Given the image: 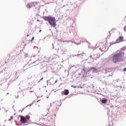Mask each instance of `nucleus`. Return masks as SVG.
I'll return each instance as SVG.
<instances>
[{"instance_id":"f257e3e1","label":"nucleus","mask_w":126,"mask_h":126,"mask_svg":"<svg viewBox=\"0 0 126 126\" xmlns=\"http://www.w3.org/2000/svg\"><path fill=\"white\" fill-rule=\"evenodd\" d=\"M125 58V53L124 52H121L115 54L112 58V62L114 63H120V62H123Z\"/></svg>"},{"instance_id":"f03ea898","label":"nucleus","mask_w":126,"mask_h":126,"mask_svg":"<svg viewBox=\"0 0 126 126\" xmlns=\"http://www.w3.org/2000/svg\"><path fill=\"white\" fill-rule=\"evenodd\" d=\"M44 20L47 21L48 23L52 26V27H56L57 26V21H56V18L51 15L47 16H43L42 17Z\"/></svg>"},{"instance_id":"7ed1b4c3","label":"nucleus","mask_w":126,"mask_h":126,"mask_svg":"<svg viewBox=\"0 0 126 126\" xmlns=\"http://www.w3.org/2000/svg\"><path fill=\"white\" fill-rule=\"evenodd\" d=\"M124 37L123 36H119L118 38L116 39L115 42H111V45H114V44H118V43H121V42H123Z\"/></svg>"},{"instance_id":"20e7f679","label":"nucleus","mask_w":126,"mask_h":126,"mask_svg":"<svg viewBox=\"0 0 126 126\" xmlns=\"http://www.w3.org/2000/svg\"><path fill=\"white\" fill-rule=\"evenodd\" d=\"M19 117H20V122L22 123V124H26L27 123V119L23 116L19 115Z\"/></svg>"},{"instance_id":"39448f33","label":"nucleus","mask_w":126,"mask_h":126,"mask_svg":"<svg viewBox=\"0 0 126 126\" xmlns=\"http://www.w3.org/2000/svg\"><path fill=\"white\" fill-rule=\"evenodd\" d=\"M83 70L84 71L85 73H88V72H91V68L88 67H84L83 68Z\"/></svg>"},{"instance_id":"423d86ee","label":"nucleus","mask_w":126,"mask_h":126,"mask_svg":"<svg viewBox=\"0 0 126 126\" xmlns=\"http://www.w3.org/2000/svg\"><path fill=\"white\" fill-rule=\"evenodd\" d=\"M35 4H36L35 2H31L30 3H28L27 5V8H31V7H33V6H35Z\"/></svg>"},{"instance_id":"0eeeda50","label":"nucleus","mask_w":126,"mask_h":126,"mask_svg":"<svg viewBox=\"0 0 126 126\" xmlns=\"http://www.w3.org/2000/svg\"><path fill=\"white\" fill-rule=\"evenodd\" d=\"M83 54H84V53H81V54H78L75 55H71V56H70V58H74V57H78V58H82L81 57H83Z\"/></svg>"},{"instance_id":"6e6552de","label":"nucleus","mask_w":126,"mask_h":126,"mask_svg":"<svg viewBox=\"0 0 126 126\" xmlns=\"http://www.w3.org/2000/svg\"><path fill=\"white\" fill-rule=\"evenodd\" d=\"M93 71V73H96V72H98V69L94 67H91V72Z\"/></svg>"},{"instance_id":"1a4fd4ad","label":"nucleus","mask_w":126,"mask_h":126,"mask_svg":"<svg viewBox=\"0 0 126 126\" xmlns=\"http://www.w3.org/2000/svg\"><path fill=\"white\" fill-rule=\"evenodd\" d=\"M63 92L64 95H68L69 93V91H68V90H64L63 92H62V95H63Z\"/></svg>"},{"instance_id":"9d476101","label":"nucleus","mask_w":126,"mask_h":126,"mask_svg":"<svg viewBox=\"0 0 126 126\" xmlns=\"http://www.w3.org/2000/svg\"><path fill=\"white\" fill-rule=\"evenodd\" d=\"M108 102V99L106 98H103L101 99V103L102 104H106L107 102Z\"/></svg>"},{"instance_id":"9b49d317","label":"nucleus","mask_w":126,"mask_h":126,"mask_svg":"<svg viewBox=\"0 0 126 126\" xmlns=\"http://www.w3.org/2000/svg\"><path fill=\"white\" fill-rule=\"evenodd\" d=\"M27 66H28V63H27L24 65V68H25L24 70H25L26 69H28V68H29V67Z\"/></svg>"},{"instance_id":"f8f14e48","label":"nucleus","mask_w":126,"mask_h":126,"mask_svg":"<svg viewBox=\"0 0 126 126\" xmlns=\"http://www.w3.org/2000/svg\"><path fill=\"white\" fill-rule=\"evenodd\" d=\"M39 62H40V60H36V61H34V62L33 63H37V64H38V63H39Z\"/></svg>"},{"instance_id":"ddd939ff","label":"nucleus","mask_w":126,"mask_h":126,"mask_svg":"<svg viewBox=\"0 0 126 126\" xmlns=\"http://www.w3.org/2000/svg\"><path fill=\"white\" fill-rule=\"evenodd\" d=\"M25 58H28V54H26L25 55Z\"/></svg>"},{"instance_id":"4468645a","label":"nucleus","mask_w":126,"mask_h":126,"mask_svg":"<svg viewBox=\"0 0 126 126\" xmlns=\"http://www.w3.org/2000/svg\"><path fill=\"white\" fill-rule=\"evenodd\" d=\"M91 61L92 63H93V62H94V59L93 58H91Z\"/></svg>"},{"instance_id":"2eb2a0df","label":"nucleus","mask_w":126,"mask_h":126,"mask_svg":"<svg viewBox=\"0 0 126 126\" xmlns=\"http://www.w3.org/2000/svg\"><path fill=\"white\" fill-rule=\"evenodd\" d=\"M33 105V103H32V104H30V105H27L26 107V108H27V107H29V106H30V107H31V105Z\"/></svg>"},{"instance_id":"dca6fc26","label":"nucleus","mask_w":126,"mask_h":126,"mask_svg":"<svg viewBox=\"0 0 126 126\" xmlns=\"http://www.w3.org/2000/svg\"><path fill=\"white\" fill-rule=\"evenodd\" d=\"M33 40H34V36H33V37L32 38V39H31V42H32V41H33Z\"/></svg>"},{"instance_id":"f3484780","label":"nucleus","mask_w":126,"mask_h":126,"mask_svg":"<svg viewBox=\"0 0 126 126\" xmlns=\"http://www.w3.org/2000/svg\"><path fill=\"white\" fill-rule=\"evenodd\" d=\"M71 87H73V88H76V86H74L73 85H72Z\"/></svg>"},{"instance_id":"a211bd4d","label":"nucleus","mask_w":126,"mask_h":126,"mask_svg":"<svg viewBox=\"0 0 126 126\" xmlns=\"http://www.w3.org/2000/svg\"><path fill=\"white\" fill-rule=\"evenodd\" d=\"M19 97V95H18L17 96L16 95H15L16 98H18Z\"/></svg>"},{"instance_id":"6ab92c4d","label":"nucleus","mask_w":126,"mask_h":126,"mask_svg":"<svg viewBox=\"0 0 126 126\" xmlns=\"http://www.w3.org/2000/svg\"><path fill=\"white\" fill-rule=\"evenodd\" d=\"M124 71H126V67L124 69Z\"/></svg>"},{"instance_id":"aec40b11","label":"nucleus","mask_w":126,"mask_h":126,"mask_svg":"<svg viewBox=\"0 0 126 126\" xmlns=\"http://www.w3.org/2000/svg\"><path fill=\"white\" fill-rule=\"evenodd\" d=\"M43 79H44L43 77H42L41 79H40V81H41V80H43Z\"/></svg>"},{"instance_id":"412c9836","label":"nucleus","mask_w":126,"mask_h":126,"mask_svg":"<svg viewBox=\"0 0 126 126\" xmlns=\"http://www.w3.org/2000/svg\"><path fill=\"white\" fill-rule=\"evenodd\" d=\"M13 119V116H11V119L12 120Z\"/></svg>"},{"instance_id":"4be33fe9","label":"nucleus","mask_w":126,"mask_h":126,"mask_svg":"<svg viewBox=\"0 0 126 126\" xmlns=\"http://www.w3.org/2000/svg\"><path fill=\"white\" fill-rule=\"evenodd\" d=\"M116 81H117V82H119V80H116Z\"/></svg>"},{"instance_id":"5701e85b","label":"nucleus","mask_w":126,"mask_h":126,"mask_svg":"<svg viewBox=\"0 0 126 126\" xmlns=\"http://www.w3.org/2000/svg\"><path fill=\"white\" fill-rule=\"evenodd\" d=\"M29 119H30V117H28V120H29Z\"/></svg>"},{"instance_id":"b1692460","label":"nucleus","mask_w":126,"mask_h":126,"mask_svg":"<svg viewBox=\"0 0 126 126\" xmlns=\"http://www.w3.org/2000/svg\"><path fill=\"white\" fill-rule=\"evenodd\" d=\"M52 45H53V49H54L55 48L54 47V44H52Z\"/></svg>"},{"instance_id":"393cba45","label":"nucleus","mask_w":126,"mask_h":126,"mask_svg":"<svg viewBox=\"0 0 126 126\" xmlns=\"http://www.w3.org/2000/svg\"><path fill=\"white\" fill-rule=\"evenodd\" d=\"M28 124H24L23 126H27Z\"/></svg>"},{"instance_id":"a878e982","label":"nucleus","mask_w":126,"mask_h":126,"mask_svg":"<svg viewBox=\"0 0 126 126\" xmlns=\"http://www.w3.org/2000/svg\"><path fill=\"white\" fill-rule=\"evenodd\" d=\"M90 57L91 58V59L92 58V56H90Z\"/></svg>"},{"instance_id":"bb28decb","label":"nucleus","mask_w":126,"mask_h":126,"mask_svg":"<svg viewBox=\"0 0 126 126\" xmlns=\"http://www.w3.org/2000/svg\"><path fill=\"white\" fill-rule=\"evenodd\" d=\"M57 82H58V81H56L55 82V83H57Z\"/></svg>"},{"instance_id":"cd10ccee","label":"nucleus","mask_w":126,"mask_h":126,"mask_svg":"<svg viewBox=\"0 0 126 126\" xmlns=\"http://www.w3.org/2000/svg\"><path fill=\"white\" fill-rule=\"evenodd\" d=\"M50 107H52V103H50Z\"/></svg>"},{"instance_id":"c85d7f7f","label":"nucleus","mask_w":126,"mask_h":126,"mask_svg":"<svg viewBox=\"0 0 126 126\" xmlns=\"http://www.w3.org/2000/svg\"><path fill=\"white\" fill-rule=\"evenodd\" d=\"M39 32H42V30H40L39 31Z\"/></svg>"},{"instance_id":"c756f323","label":"nucleus","mask_w":126,"mask_h":126,"mask_svg":"<svg viewBox=\"0 0 126 126\" xmlns=\"http://www.w3.org/2000/svg\"><path fill=\"white\" fill-rule=\"evenodd\" d=\"M23 111H24V108L23 109L22 112Z\"/></svg>"},{"instance_id":"7c9ffc66","label":"nucleus","mask_w":126,"mask_h":126,"mask_svg":"<svg viewBox=\"0 0 126 126\" xmlns=\"http://www.w3.org/2000/svg\"><path fill=\"white\" fill-rule=\"evenodd\" d=\"M48 114H49V113H47V114H46V115H45V116H48Z\"/></svg>"},{"instance_id":"2f4dec72","label":"nucleus","mask_w":126,"mask_h":126,"mask_svg":"<svg viewBox=\"0 0 126 126\" xmlns=\"http://www.w3.org/2000/svg\"><path fill=\"white\" fill-rule=\"evenodd\" d=\"M9 122H10V121H11V119H9Z\"/></svg>"},{"instance_id":"473e14b6","label":"nucleus","mask_w":126,"mask_h":126,"mask_svg":"<svg viewBox=\"0 0 126 126\" xmlns=\"http://www.w3.org/2000/svg\"><path fill=\"white\" fill-rule=\"evenodd\" d=\"M37 22H38V21H40V20H37Z\"/></svg>"},{"instance_id":"72a5a7b5","label":"nucleus","mask_w":126,"mask_h":126,"mask_svg":"<svg viewBox=\"0 0 126 126\" xmlns=\"http://www.w3.org/2000/svg\"><path fill=\"white\" fill-rule=\"evenodd\" d=\"M124 50H125V49H123V48H122V51H124Z\"/></svg>"},{"instance_id":"f704fd0d","label":"nucleus","mask_w":126,"mask_h":126,"mask_svg":"<svg viewBox=\"0 0 126 126\" xmlns=\"http://www.w3.org/2000/svg\"><path fill=\"white\" fill-rule=\"evenodd\" d=\"M80 88H83V87H80Z\"/></svg>"},{"instance_id":"c9c22d12","label":"nucleus","mask_w":126,"mask_h":126,"mask_svg":"<svg viewBox=\"0 0 126 126\" xmlns=\"http://www.w3.org/2000/svg\"><path fill=\"white\" fill-rule=\"evenodd\" d=\"M30 92L32 93V92H33V91H30Z\"/></svg>"},{"instance_id":"e433bc0d","label":"nucleus","mask_w":126,"mask_h":126,"mask_svg":"<svg viewBox=\"0 0 126 126\" xmlns=\"http://www.w3.org/2000/svg\"><path fill=\"white\" fill-rule=\"evenodd\" d=\"M22 124H21L20 125V126H22Z\"/></svg>"},{"instance_id":"4c0bfd02","label":"nucleus","mask_w":126,"mask_h":126,"mask_svg":"<svg viewBox=\"0 0 126 126\" xmlns=\"http://www.w3.org/2000/svg\"><path fill=\"white\" fill-rule=\"evenodd\" d=\"M14 116H15V113L14 114Z\"/></svg>"},{"instance_id":"58836bf2","label":"nucleus","mask_w":126,"mask_h":126,"mask_svg":"<svg viewBox=\"0 0 126 126\" xmlns=\"http://www.w3.org/2000/svg\"><path fill=\"white\" fill-rule=\"evenodd\" d=\"M47 98H49V96H47Z\"/></svg>"},{"instance_id":"ea45409f","label":"nucleus","mask_w":126,"mask_h":126,"mask_svg":"<svg viewBox=\"0 0 126 126\" xmlns=\"http://www.w3.org/2000/svg\"><path fill=\"white\" fill-rule=\"evenodd\" d=\"M65 99H66V97H65Z\"/></svg>"},{"instance_id":"a19ab883","label":"nucleus","mask_w":126,"mask_h":126,"mask_svg":"<svg viewBox=\"0 0 126 126\" xmlns=\"http://www.w3.org/2000/svg\"><path fill=\"white\" fill-rule=\"evenodd\" d=\"M27 36H29V35L28 34Z\"/></svg>"},{"instance_id":"79ce46f5","label":"nucleus","mask_w":126,"mask_h":126,"mask_svg":"<svg viewBox=\"0 0 126 126\" xmlns=\"http://www.w3.org/2000/svg\"><path fill=\"white\" fill-rule=\"evenodd\" d=\"M46 92H47V91H46Z\"/></svg>"},{"instance_id":"37998d69","label":"nucleus","mask_w":126,"mask_h":126,"mask_svg":"<svg viewBox=\"0 0 126 126\" xmlns=\"http://www.w3.org/2000/svg\"><path fill=\"white\" fill-rule=\"evenodd\" d=\"M55 102H53V104H54Z\"/></svg>"},{"instance_id":"c03bdc74","label":"nucleus","mask_w":126,"mask_h":126,"mask_svg":"<svg viewBox=\"0 0 126 126\" xmlns=\"http://www.w3.org/2000/svg\"><path fill=\"white\" fill-rule=\"evenodd\" d=\"M39 82H40V81H38V83H39Z\"/></svg>"},{"instance_id":"a18cd8bd","label":"nucleus","mask_w":126,"mask_h":126,"mask_svg":"<svg viewBox=\"0 0 126 126\" xmlns=\"http://www.w3.org/2000/svg\"><path fill=\"white\" fill-rule=\"evenodd\" d=\"M0 110H1V108H0Z\"/></svg>"},{"instance_id":"49530a36","label":"nucleus","mask_w":126,"mask_h":126,"mask_svg":"<svg viewBox=\"0 0 126 126\" xmlns=\"http://www.w3.org/2000/svg\"><path fill=\"white\" fill-rule=\"evenodd\" d=\"M55 116H56V115L55 114Z\"/></svg>"},{"instance_id":"de8ad7c7","label":"nucleus","mask_w":126,"mask_h":126,"mask_svg":"<svg viewBox=\"0 0 126 126\" xmlns=\"http://www.w3.org/2000/svg\"><path fill=\"white\" fill-rule=\"evenodd\" d=\"M3 126H5V125H4Z\"/></svg>"},{"instance_id":"09e8293b","label":"nucleus","mask_w":126,"mask_h":126,"mask_svg":"<svg viewBox=\"0 0 126 126\" xmlns=\"http://www.w3.org/2000/svg\"><path fill=\"white\" fill-rule=\"evenodd\" d=\"M78 53H79V51L78 52Z\"/></svg>"},{"instance_id":"8fccbe9b","label":"nucleus","mask_w":126,"mask_h":126,"mask_svg":"<svg viewBox=\"0 0 126 126\" xmlns=\"http://www.w3.org/2000/svg\"><path fill=\"white\" fill-rule=\"evenodd\" d=\"M7 94H8V93H7Z\"/></svg>"}]
</instances>
